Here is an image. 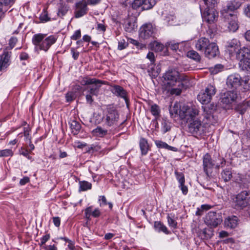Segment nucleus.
I'll list each match as a JSON object with an SVG mask.
<instances>
[{
	"label": "nucleus",
	"mask_w": 250,
	"mask_h": 250,
	"mask_svg": "<svg viewBox=\"0 0 250 250\" xmlns=\"http://www.w3.org/2000/svg\"><path fill=\"white\" fill-rule=\"evenodd\" d=\"M85 214L87 218H89L90 215L94 217H98L101 215V212L99 208H96L92 211V207H89L85 209Z\"/></svg>",
	"instance_id": "nucleus-29"
},
{
	"label": "nucleus",
	"mask_w": 250,
	"mask_h": 250,
	"mask_svg": "<svg viewBox=\"0 0 250 250\" xmlns=\"http://www.w3.org/2000/svg\"><path fill=\"white\" fill-rule=\"evenodd\" d=\"M111 92L116 96L124 99L128 106L129 100L127 98V93L126 91L123 87L118 85H114L112 86Z\"/></svg>",
	"instance_id": "nucleus-23"
},
{
	"label": "nucleus",
	"mask_w": 250,
	"mask_h": 250,
	"mask_svg": "<svg viewBox=\"0 0 250 250\" xmlns=\"http://www.w3.org/2000/svg\"><path fill=\"white\" fill-rule=\"evenodd\" d=\"M155 33V28L150 23L144 24L140 29V37L144 39L154 37Z\"/></svg>",
	"instance_id": "nucleus-15"
},
{
	"label": "nucleus",
	"mask_w": 250,
	"mask_h": 250,
	"mask_svg": "<svg viewBox=\"0 0 250 250\" xmlns=\"http://www.w3.org/2000/svg\"><path fill=\"white\" fill-rule=\"evenodd\" d=\"M98 126L91 131L92 136L97 138H108L112 134L111 129Z\"/></svg>",
	"instance_id": "nucleus-16"
},
{
	"label": "nucleus",
	"mask_w": 250,
	"mask_h": 250,
	"mask_svg": "<svg viewBox=\"0 0 250 250\" xmlns=\"http://www.w3.org/2000/svg\"><path fill=\"white\" fill-rule=\"evenodd\" d=\"M57 38L54 35L46 37V34L38 33L33 35L32 42L37 52L42 50L47 52L50 47L57 41Z\"/></svg>",
	"instance_id": "nucleus-2"
},
{
	"label": "nucleus",
	"mask_w": 250,
	"mask_h": 250,
	"mask_svg": "<svg viewBox=\"0 0 250 250\" xmlns=\"http://www.w3.org/2000/svg\"><path fill=\"white\" fill-rule=\"evenodd\" d=\"M182 107L179 103H175L173 106H170L169 109V113L171 116L179 114L180 116V108Z\"/></svg>",
	"instance_id": "nucleus-32"
},
{
	"label": "nucleus",
	"mask_w": 250,
	"mask_h": 250,
	"mask_svg": "<svg viewBox=\"0 0 250 250\" xmlns=\"http://www.w3.org/2000/svg\"><path fill=\"white\" fill-rule=\"evenodd\" d=\"M70 127L72 130V133L74 135H77L81 130V125L77 121L72 120L69 122Z\"/></svg>",
	"instance_id": "nucleus-30"
},
{
	"label": "nucleus",
	"mask_w": 250,
	"mask_h": 250,
	"mask_svg": "<svg viewBox=\"0 0 250 250\" xmlns=\"http://www.w3.org/2000/svg\"><path fill=\"white\" fill-rule=\"evenodd\" d=\"M154 227L156 230L158 232L162 231L167 234L169 233V231L167 230V228L161 222L155 221L154 222Z\"/></svg>",
	"instance_id": "nucleus-31"
},
{
	"label": "nucleus",
	"mask_w": 250,
	"mask_h": 250,
	"mask_svg": "<svg viewBox=\"0 0 250 250\" xmlns=\"http://www.w3.org/2000/svg\"><path fill=\"white\" fill-rule=\"evenodd\" d=\"M222 178L225 182H228L232 178V172L229 168H226L221 172Z\"/></svg>",
	"instance_id": "nucleus-35"
},
{
	"label": "nucleus",
	"mask_w": 250,
	"mask_h": 250,
	"mask_svg": "<svg viewBox=\"0 0 250 250\" xmlns=\"http://www.w3.org/2000/svg\"><path fill=\"white\" fill-rule=\"evenodd\" d=\"M164 83L167 86L172 87L176 85V83H180L181 82H186L188 80V77L184 75L180 74L175 70L167 71L163 76Z\"/></svg>",
	"instance_id": "nucleus-4"
},
{
	"label": "nucleus",
	"mask_w": 250,
	"mask_h": 250,
	"mask_svg": "<svg viewBox=\"0 0 250 250\" xmlns=\"http://www.w3.org/2000/svg\"><path fill=\"white\" fill-rule=\"evenodd\" d=\"M150 112L151 114L155 117L156 119L160 116V108L156 104H153L151 105Z\"/></svg>",
	"instance_id": "nucleus-38"
},
{
	"label": "nucleus",
	"mask_w": 250,
	"mask_h": 250,
	"mask_svg": "<svg viewBox=\"0 0 250 250\" xmlns=\"http://www.w3.org/2000/svg\"><path fill=\"white\" fill-rule=\"evenodd\" d=\"M81 36V30H76L74 34L71 37V39L73 40H77L79 39Z\"/></svg>",
	"instance_id": "nucleus-56"
},
{
	"label": "nucleus",
	"mask_w": 250,
	"mask_h": 250,
	"mask_svg": "<svg viewBox=\"0 0 250 250\" xmlns=\"http://www.w3.org/2000/svg\"><path fill=\"white\" fill-rule=\"evenodd\" d=\"M53 222L56 227H59L60 226L61 220L59 217H53Z\"/></svg>",
	"instance_id": "nucleus-58"
},
{
	"label": "nucleus",
	"mask_w": 250,
	"mask_h": 250,
	"mask_svg": "<svg viewBox=\"0 0 250 250\" xmlns=\"http://www.w3.org/2000/svg\"><path fill=\"white\" fill-rule=\"evenodd\" d=\"M128 45V42H125L124 39L120 40L118 42V49L119 50H123L125 49Z\"/></svg>",
	"instance_id": "nucleus-50"
},
{
	"label": "nucleus",
	"mask_w": 250,
	"mask_h": 250,
	"mask_svg": "<svg viewBox=\"0 0 250 250\" xmlns=\"http://www.w3.org/2000/svg\"><path fill=\"white\" fill-rule=\"evenodd\" d=\"M99 202L100 207H104L107 205H108L109 208L111 209L113 205L111 203H107L106 198L104 196H100L99 198Z\"/></svg>",
	"instance_id": "nucleus-41"
},
{
	"label": "nucleus",
	"mask_w": 250,
	"mask_h": 250,
	"mask_svg": "<svg viewBox=\"0 0 250 250\" xmlns=\"http://www.w3.org/2000/svg\"><path fill=\"white\" fill-rule=\"evenodd\" d=\"M226 47L230 57H235L236 59L238 53L243 49V48H240V42L235 39L228 41Z\"/></svg>",
	"instance_id": "nucleus-10"
},
{
	"label": "nucleus",
	"mask_w": 250,
	"mask_h": 250,
	"mask_svg": "<svg viewBox=\"0 0 250 250\" xmlns=\"http://www.w3.org/2000/svg\"><path fill=\"white\" fill-rule=\"evenodd\" d=\"M80 189L82 191H85L88 189H90L91 188V184L86 182V181H82L80 182Z\"/></svg>",
	"instance_id": "nucleus-43"
},
{
	"label": "nucleus",
	"mask_w": 250,
	"mask_h": 250,
	"mask_svg": "<svg viewBox=\"0 0 250 250\" xmlns=\"http://www.w3.org/2000/svg\"><path fill=\"white\" fill-rule=\"evenodd\" d=\"M241 5V2L240 0H232L229 1L226 6V8H224L221 11L222 15H224L229 14H231V12H233L238 8Z\"/></svg>",
	"instance_id": "nucleus-18"
},
{
	"label": "nucleus",
	"mask_w": 250,
	"mask_h": 250,
	"mask_svg": "<svg viewBox=\"0 0 250 250\" xmlns=\"http://www.w3.org/2000/svg\"><path fill=\"white\" fill-rule=\"evenodd\" d=\"M29 182V178L28 177H24L22 179H21L20 184L21 185H24L26 183Z\"/></svg>",
	"instance_id": "nucleus-63"
},
{
	"label": "nucleus",
	"mask_w": 250,
	"mask_h": 250,
	"mask_svg": "<svg viewBox=\"0 0 250 250\" xmlns=\"http://www.w3.org/2000/svg\"><path fill=\"white\" fill-rule=\"evenodd\" d=\"M237 94L233 90L225 92L221 97V102L224 104H229L233 102L237 98Z\"/></svg>",
	"instance_id": "nucleus-21"
},
{
	"label": "nucleus",
	"mask_w": 250,
	"mask_h": 250,
	"mask_svg": "<svg viewBox=\"0 0 250 250\" xmlns=\"http://www.w3.org/2000/svg\"><path fill=\"white\" fill-rule=\"evenodd\" d=\"M167 222L169 227L173 228H176L177 227V222L174 219L173 217H171L169 214L167 216Z\"/></svg>",
	"instance_id": "nucleus-49"
},
{
	"label": "nucleus",
	"mask_w": 250,
	"mask_h": 250,
	"mask_svg": "<svg viewBox=\"0 0 250 250\" xmlns=\"http://www.w3.org/2000/svg\"><path fill=\"white\" fill-rule=\"evenodd\" d=\"M183 42H176L174 41H171L167 42L165 44V46L167 48H170L172 50L176 51L179 49V45L183 43Z\"/></svg>",
	"instance_id": "nucleus-34"
},
{
	"label": "nucleus",
	"mask_w": 250,
	"mask_h": 250,
	"mask_svg": "<svg viewBox=\"0 0 250 250\" xmlns=\"http://www.w3.org/2000/svg\"><path fill=\"white\" fill-rule=\"evenodd\" d=\"M176 179L178 181L180 185L185 184V177L184 174L182 172H179L177 171L175 172Z\"/></svg>",
	"instance_id": "nucleus-46"
},
{
	"label": "nucleus",
	"mask_w": 250,
	"mask_h": 250,
	"mask_svg": "<svg viewBox=\"0 0 250 250\" xmlns=\"http://www.w3.org/2000/svg\"><path fill=\"white\" fill-rule=\"evenodd\" d=\"M75 94L73 92H68L66 94L65 97L66 101L68 102L73 101L75 99Z\"/></svg>",
	"instance_id": "nucleus-52"
},
{
	"label": "nucleus",
	"mask_w": 250,
	"mask_h": 250,
	"mask_svg": "<svg viewBox=\"0 0 250 250\" xmlns=\"http://www.w3.org/2000/svg\"><path fill=\"white\" fill-rule=\"evenodd\" d=\"M119 120L120 114L115 107L108 106L104 110L102 121L105 127L113 128L117 126Z\"/></svg>",
	"instance_id": "nucleus-3"
},
{
	"label": "nucleus",
	"mask_w": 250,
	"mask_h": 250,
	"mask_svg": "<svg viewBox=\"0 0 250 250\" xmlns=\"http://www.w3.org/2000/svg\"><path fill=\"white\" fill-rule=\"evenodd\" d=\"M218 13L213 8H206L202 14L203 20L209 24L214 23L217 20Z\"/></svg>",
	"instance_id": "nucleus-13"
},
{
	"label": "nucleus",
	"mask_w": 250,
	"mask_h": 250,
	"mask_svg": "<svg viewBox=\"0 0 250 250\" xmlns=\"http://www.w3.org/2000/svg\"><path fill=\"white\" fill-rule=\"evenodd\" d=\"M222 221L220 215L214 211H210L206 216L205 223L211 227H216Z\"/></svg>",
	"instance_id": "nucleus-11"
},
{
	"label": "nucleus",
	"mask_w": 250,
	"mask_h": 250,
	"mask_svg": "<svg viewBox=\"0 0 250 250\" xmlns=\"http://www.w3.org/2000/svg\"><path fill=\"white\" fill-rule=\"evenodd\" d=\"M183 82H181V83H178V88H172L170 89H168V90L170 91V94L171 95H179L181 94L182 92V89L181 87L183 86Z\"/></svg>",
	"instance_id": "nucleus-42"
},
{
	"label": "nucleus",
	"mask_w": 250,
	"mask_h": 250,
	"mask_svg": "<svg viewBox=\"0 0 250 250\" xmlns=\"http://www.w3.org/2000/svg\"><path fill=\"white\" fill-rule=\"evenodd\" d=\"M199 114V110L195 106L183 104L180 108V118L188 123L195 119Z\"/></svg>",
	"instance_id": "nucleus-5"
},
{
	"label": "nucleus",
	"mask_w": 250,
	"mask_h": 250,
	"mask_svg": "<svg viewBox=\"0 0 250 250\" xmlns=\"http://www.w3.org/2000/svg\"><path fill=\"white\" fill-rule=\"evenodd\" d=\"M144 0H134L131 4L132 8L134 9H137L141 6H142Z\"/></svg>",
	"instance_id": "nucleus-48"
},
{
	"label": "nucleus",
	"mask_w": 250,
	"mask_h": 250,
	"mask_svg": "<svg viewBox=\"0 0 250 250\" xmlns=\"http://www.w3.org/2000/svg\"><path fill=\"white\" fill-rule=\"evenodd\" d=\"M241 85L245 90H250V76H245L241 79Z\"/></svg>",
	"instance_id": "nucleus-33"
},
{
	"label": "nucleus",
	"mask_w": 250,
	"mask_h": 250,
	"mask_svg": "<svg viewBox=\"0 0 250 250\" xmlns=\"http://www.w3.org/2000/svg\"><path fill=\"white\" fill-rule=\"evenodd\" d=\"M244 13L247 17L250 18V4H248L245 8Z\"/></svg>",
	"instance_id": "nucleus-62"
},
{
	"label": "nucleus",
	"mask_w": 250,
	"mask_h": 250,
	"mask_svg": "<svg viewBox=\"0 0 250 250\" xmlns=\"http://www.w3.org/2000/svg\"><path fill=\"white\" fill-rule=\"evenodd\" d=\"M87 3L85 0H82L76 4L75 16L79 18L85 15L88 11Z\"/></svg>",
	"instance_id": "nucleus-20"
},
{
	"label": "nucleus",
	"mask_w": 250,
	"mask_h": 250,
	"mask_svg": "<svg viewBox=\"0 0 250 250\" xmlns=\"http://www.w3.org/2000/svg\"><path fill=\"white\" fill-rule=\"evenodd\" d=\"M231 200L232 207L237 210H242L246 208H249L243 191L233 195L231 198Z\"/></svg>",
	"instance_id": "nucleus-9"
},
{
	"label": "nucleus",
	"mask_w": 250,
	"mask_h": 250,
	"mask_svg": "<svg viewBox=\"0 0 250 250\" xmlns=\"http://www.w3.org/2000/svg\"><path fill=\"white\" fill-rule=\"evenodd\" d=\"M80 83L82 85H87L84 89L87 92L85 95L86 100L87 103L92 104L94 100L92 97L98 95L103 82L95 78L85 77L81 80Z\"/></svg>",
	"instance_id": "nucleus-1"
},
{
	"label": "nucleus",
	"mask_w": 250,
	"mask_h": 250,
	"mask_svg": "<svg viewBox=\"0 0 250 250\" xmlns=\"http://www.w3.org/2000/svg\"><path fill=\"white\" fill-rule=\"evenodd\" d=\"M241 77L238 74L229 75L227 80V85L229 88L236 89L241 85Z\"/></svg>",
	"instance_id": "nucleus-19"
},
{
	"label": "nucleus",
	"mask_w": 250,
	"mask_h": 250,
	"mask_svg": "<svg viewBox=\"0 0 250 250\" xmlns=\"http://www.w3.org/2000/svg\"><path fill=\"white\" fill-rule=\"evenodd\" d=\"M13 154V152L11 149L0 150V157L12 156Z\"/></svg>",
	"instance_id": "nucleus-44"
},
{
	"label": "nucleus",
	"mask_w": 250,
	"mask_h": 250,
	"mask_svg": "<svg viewBox=\"0 0 250 250\" xmlns=\"http://www.w3.org/2000/svg\"><path fill=\"white\" fill-rule=\"evenodd\" d=\"M20 153L25 157H27L29 152L27 149H24L23 148L21 147L20 150Z\"/></svg>",
	"instance_id": "nucleus-64"
},
{
	"label": "nucleus",
	"mask_w": 250,
	"mask_h": 250,
	"mask_svg": "<svg viewBox=\"0 0 250 250\" xmlns=\"http://www.w3.org/2000/svg\"><path fill=\"white\" fill-rule=\"evenodd\" d=\"M156 4L155 0H144L142 5L143 10H148L151 8Z\"/></svg>",
	"instance_id": "nucleus-37"
},
{
	"label": "nucleus",
	"mask_w": 250,
	"mask_h": 250,
	"mask_svg": "<svg viewBox=\"0 0 250 250\" xmlns=\"http://www.w3.org/2000/svg\"><path fill=\"white\" fill-rule=\"evenodd\" d=\"M170 123L166 119L163 118L162 123V129L164 133L170 130Z\"/></svg>",
	"instance_id": "nucleus-39"
},
{
	"label": "nucleus",
	"mask_w": 250,
	"mask_h": 250,
	"mask_svg": "<svg viewBox=\"0 0 250 250\" xmlns=\"http://www.w3.org/2000/svg\"><path fill=\"white\" fill-rule=\"evenodd\" d=\"M146 58H147L151 62V65H152L154 64L155 62V59L154 56V54L152 52H149L146 56Z\"/></svg>",
	"instance_id": "nucleus-54"
},
{
	"label": "nucleus",
	"mask_w": 250,
	"mask_h": 250,
	"mask_svg": "<svg viewBox=\"0 0 250 250\" xmlns=\"http://www.w3.org/2000/svg\"><path fill=\"white\" fill-rule=\"evenodd\" d=\"M151 47L152 49L154 50L155 51L160 52L163 50L164 48V45L159 42L154 41L151 43Z\"/></svg>",
	"instance_id": "nucleus-36"
},
{
	"label": "nucleus",
	"mask_w": 250,
	"mask_h": 250,
	"mask_svg": "<svg viewBox=\"0 0 250 250\" xmlns=\"http://www.w3.org/2000/svg\"><path fill=\"white\" fill-rule=\"evenodd\" d=\"M179 188L182 191V193L184 195H186L188 192V188L187 186L184 184H181L179 185Z\"/></svg>",
	"instance_id": "nucleus-57"
},
{
	"label": "nucleus",
	"mask_w": 250,
	"mask_h": 250,
	"mask_svg": "<svg viewBox=\"0 0 250 250\" xmlns=\"http://www.w3.org/2000/svg\"><path fill=\"white\" fill-rule=\"evenodd\" d=\"M203 162L204 171L208 176H209L214 164L212 162L211 156L208 153L204 156Z\"/></svg>",
	"instance_id": "nucleus-22"
},
{
	"label": "nucleus",
	"mask_w": 250,
	"mask_h": 250,
	"mask_svg": "<svg viewBox=\"0 0 250 250\" xmlns=\"http://www.w3.org/2000/svg\"><path fill=\"white\" fill-rule=\"evenodd\" d=\"M223 68V66L222 64H216L214 68L211 70L212 73L214 74H217L219 72L221 71Z\"/></svg>",
	"instance_id": "nucleus-55"
},
{
	"label": "nucleus",
	"mask_w": 250,
	"mask_h": 250,
	"mask_svg": "<svg viewBox=\"0 0 250 250\" xmlns=\"http://www.w3.org/2000/svg\"><path fill=\"white\" fill-rule=\"evenodd\" d=\"M200 2H203L207 6V8H212V7L214 6L215 4L217 3V0H201Z\"/></svg>",
	"instance_id": "nucleus-45"
},
{
	"label": "nucleus",
	"mask_w": 250,
	"mask_h": 250,
	"mask_svg": "<svg viewBox=\"0 0 250 250\" xmlns=\"http://www.w3.org/2000/svg\"><path fill=\"white\" fill-rule=\"evenodd\" d=\"M188 123V130L193 135H200L203 133V126L199 120L195 119Z\"/></svg>",
	"instance_id": "nucleus-17"
},
{
	"label": "nucleus",
	"mask_w": 250,
	"mask_h": 250,
	"mask_svg": "<svg viewBox=\"0 0 250 250\" xmlns=\"http://www.w3.org/2000/svg\"><path fill=\"white\" fill-rule=\"evenodd\" d=\"M187 56L197 62L200 61L201 59L199 54L194 50H190L187 53Z\"/></svg>",
	"instance_id": "nucleus-40"
},
{
	"label": "nucleus",
	"mask_w": 250,
	"mask_h": 250,
	"mask_svg": "<svg viewBox=\"0 0 250 250\" xmlns=\"http://www.w3.org/2000/svg\"><path fill=\"white\" fill-rule=\"evenodd\" d=\"M243 193L249 208H250V189L243 190Z\"/></svg>",
	"instance_id": "nucleus-53"
},
{
	"label": "nucleus",
	"mask_w": 250,
	"mask_h": 250,
	"mask_svg": "<svg viewBox=\"0 0 250 250\" xmlns=\"http://www.w3.org/2000/svg\"><path fill=\"white\" fill-rule=\"evenodd\" d=\"M155 144L157 147L159 148H166L167 146V144L160 140H155Z\"/></svg>",
	"instance_id": "nucleus-51"
},
{
	"label": "nucleus",
	"mask_w": 250,
	"mask_h": 250,
	"mask_svg": "<svg viewBox=\"0 0 250 250\" xmlns=\"http://www.w3.org/2000/svg\"><path fill=\"white\" fill-rule=\"evenodd\" d=\"M203 113L202 115L204 116L203 119L205 124L208 125H213L217 122V119L213 115V110L210 109L208 106H202Z\"/></svg>",
	"instance_id": "nucleus-12"
},
{
	"label": "nucleus",
	"mask_w": 250,
	"mask_h": 250,
	"mask_svg": "<svg viewBox=\"0 0 250 250\" xmlns=\"http://www.w3.org/2000/svg\"><path fill=\"white\" fill-rule=\"evenodd\" d=\"M71 52L72 54V57L73 59L75 60H77L79 56V52L78 51H75V49L73 48L71 49Z\"/></svg>",
	"instance_id": "nucleus-59"
},
{
	"label": "nucleus",
	"mask_w": 250,
	"mask_h": 250,
	"mask_svg": "<svg viewBox=\"0 0 250 250\" xmlns=\"http://www.w3.org/2000/svg\"><path fill=\"white\" fill-rule=\"evenodd\" d=\"M248 51H249L245 47L239 52L237 56V59L239 61V67L246 71L250 70V56L248 55Z\"/></svg>",
	"instance_id": "nucleus-6"
},
{
	"label": "nucleus",
	"mask_w": 250,
	"mask_h": 250,
	"mask_svg": "<svg viewBox=\"0 0 250 250\" xmlns=\"http://www.w3.org/2000/svg\"><path fill=\"white\" fill-rule=\"evenodd\" d=\"M50 238L49 234L43 236L41 239V243L42 245L44 244Z\"/></svg>",
	"instance_id": "nucleus-61"
},
{
	"label": "nucleus",
	"mask_w": 250,
	"mask_h": 250,
	"mask_svg": "<svg viewBox=\"0 0 250 250\" xmlns=\"http://www.w3.org/2000/svg\"><path fill=\"white\" fill-rule=\"evenodd\" d=\"M139 146L142 155H146L149 149V145L147 140L144 138H141L139 142Z\"/></svg>",
	"instance_id": "nucleus-28"
},
{
	"label": "nucleus",
	"mask_w": 250,
	"mask_h": 250,
	"mask_svg": "<svg viewBox=\"0 0 250 250\" xmlns=\"http://www.w3.org/2000/svg\"><path fill=\"white\" fill-rule=\"evenodd\" d=\"M11 55V52H8L6 50H5L0 55V71L6 69L7 67L10 65Z\"/></svg>",
	"instance_id": "nucleus-24"
},
{
	"label": "nucleus",
	"mask_w": 250,
	"mask_h": 250,
	"mask_svg": "<svg viewBox=\"0 0 250 250\" xmlns=\"http://www.w3.org/2000/svg\"><path fill=\"white\" fill-rule=\"evenodd\" d=\"M238 224V218L236 216L228 217L225 221L226 226L230 228H235Z\"/></svg>",
	"instance_id": "nucleus-27"
},
{
	"label": "nucleus",
	"mask_w": 250,
	"mask_h": 250,
	"mask_svg": "<svg viewBox=\"0 0 250 250\" xmlns=\"http://www.w3.org/2000/svg\"><path fill=\"white\" fill-rule=\"evenodd\" d=\"M40 19L42 22H46L50 20V18L48 17L47 12L44 10L40 15Z\"/></svg>",
	"instance_id": "nucleus-47"
},
{
	"label": "nucleus",
	"mask_w": 250,
	"mask_h": 250,
	"mask_svg": "<svg viewBox=\"0 0 250 250\" xmlns=\"http://www.w3.org/2000/svg\"><path fill=\"white\" fill-rule=\"evenodd\" d=\"M210 43L208 39L202 37L196 41L195 44V47L197 50L205 52V50L210 45Z\"/></svg>",
	"instance_id": "nucleus-26"
},
{
	"label": "nucleus",
	"mask_w": 250,
	"mask_h": 250,
	"mask_svg": "<svg viewBox=\"0 0 250 250\" xmlns=\"http://www.w3.org/2000/svg\"><path fill=\"white\" fill-rule=\"evenodd\" d=\"M218 53V46L214 42H211L204 52L205 56L209 59L214 58Z\"/></svg>",
	"instance_id": "nucleus-25"
},
{
	"label": "nucleus",
	"mask_w": 250,
	"mask_h": 250,
	"mask_svg": "<svg viewBox=\"0 0 250 250\" xmlns=\"http://www.w3.org/2000/svg\"><path fill=\"white\" fill-rule=\"evenodd\" d=\"M222 16L227 20L226 22L228 24V30L232 32L236 31L238 28L237 15L235 14H227Z\"/></svg>",
	"instance_id": "nucleus-14"
},
{
	"label": "nucleus",
	"mask_w": 250,
	"mask_h": 250,
	"mask_svg": "<svg viewBox=\"0 0 250 250\" xmlns=\"http://www.w3.org/2000/svg\"><path fill=\"white\" fill-rule=\"evenodd\" d=\"M0 2L2 5H11L14 3V0H0Z\"/></svg>",
	"instance_id": "nucleus-60"
},
{
	"label": "nucleus",
	"mask_w": 250,
	"mask_h": 250,
	"mask_svg": "<svg viewBox=\"0 0 250 250\" xmlns=\"http://www.w3.org/2000/svg\"><path fill=\"white\" fill-rule=\"evenodd\" d=\"M231 200L232 207L237 210H242L246 208H249L243 191L233 195L231 198Z\"/></svg>",
	"instance_id": "nucleus-8"
},
{
	"label": "nucleus",
	"mask_w": 250,
	"mask_h": 250,
	"mask_svg": "<svg viewBox=\"0 0 250 250\" xmlns=\"http://www.w3.org/2000/svg\"><path fill=\"white\" fill-rule=\"evenodd\" d=\"M216 93L215 87L212 85H208L205 91L198 94L197 98L202 104H207L209 103L213 95Z\"/></svg>",
	"instance_id": "nucleus-7"
}]
</instances>
